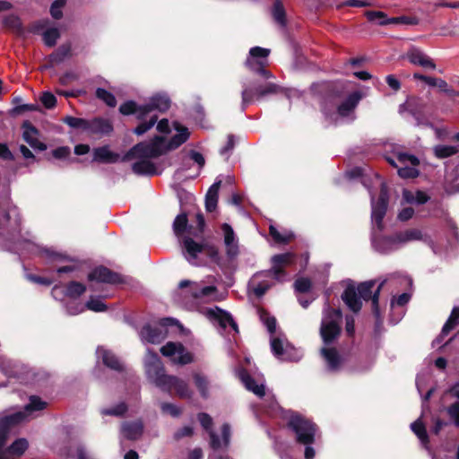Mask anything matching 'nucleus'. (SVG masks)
Segmentation results:
<instances>
[{
	"label": "nucleus",
	"instance_id": "obj_1",
	"mask_svg": "<svg viewBox=\"0 0 459 459\" xmlns=\"http://www.w3.org/2000/svg\"><path fill=\"white\" fill-rule=\"evenodd\" d=\"M341 320V310L331 308L326 303L323 309L320 335L325 344V347L321 349V355L324 357L329 371L339 370L343 363V359L334 348L326 347L339 336Z\"/></svg>",
	"mask_w": 459,
	"mask_h": 459
},
{
	"label": "nucleus",
	"instance_id": "obj_2",
	"mask_svg": "<svg viewBox=\"0 0 459 459\" xmlns=\"http://www.w3.org/2000/svg\"><path fill=\"white\" fill-rule=\"evenodd\" d=\"M371 196V221H372V246L374 249L381 254H387L399 248L400 243L397 241L396 234L391 237L381 236L383 230V219L385 215L388 204V192L386 186L381 183V190L377 202L374 201V195L369 191Z\"/></svg>",
	"mask_w": 459,
	"mask_h": 459
},
{
	"label": "nucleus",
	"instance_id": "obj_3",
	"mask_svg": "<svg viewBox=\"0 0 459 459\" xmlns=\"http://www.w3.org/2000/svg\"><path fill=\"white\" fill-rule=\"evenodd\" d=\"M169 106L170 100L167 95L157 94L144 105H138L132 100L126 101L120 106L119 111L123 115H134L138 120L142 121L134 130L135 134L142 135L156 124L158 116L153 112H164L169 109Z\"/></svg>",
	"mask_w": 459,
	"mask_h": 459
},
{
	"label": "nucleus",
	"instance_id": "obj_4",
	"mask_svg": "<svg viewBox=\"0 0 459 459\" xmlns=\"http://www.w3.org/2000/svg\"><path fill=\"white\" fill-rule=\"evenodd\" d=\"M294 260L295 255L293 253L273 255L271 258V269L255 274L249 281V288L255 296L262 297L273 285V281H283L287 280V273L284 269L292 264Z\"/></svg>",
	"mask_w": 459,
	"mask_h": 459
},
{
	"label": "nucleus",
	"instance_id": "obj_5",
	"mask_svg": "<svg viewBox=\"0 0 459 459\" xmlns=\"http://www.w3.org/2000/svg\"><path fill=\"white\" fill-rule=\"evenodd\" d=\"M385 283V281H381L374 293L372 289L376 284L375 281L361 282L357 288H355L354 284L350 283L344 290L342 299L347 307L355 313L359 312L362 307L361 299H371L372 310L377 318V325H378L381 324L378 298L380 290Z\"/></svg>",
	"mask_w": 459,
	"mask_h": 459
},
{
	"label": "nucleus",
	"instance_id": "obj_6",
	"mask_svg": "<svg viewBox=\"0 0 459 459\" xmlns=\"http://www.w3.org/2000/svg\"><path fill=\"white\" fill-rule=\"evenodd\" d=\"M164 154V148L160 141L143 142L134 145L127 152L126 159H135L132 165V170L139 176H152L157 174L155 164L152 159L158 158Z\"/></svg>",
	"mask_w": 459,
	"mask_h": 459
},
{
	"label": "nucleus",
	"instance_id": "obj_7",
	"mask_svg": "<svg viewBox=\"0 0 459 459\" xmlns=\"http://www.w3.org/2000/svg\"><path fill=\"white\" fill-rule=\"evenodd\" d=\"M182 254L185 259L194 266H205L210 262H218L220 259L216 247L198 243L190 237H186L182 240Z\"/></svg>",
	"mask_w": 459,
	"mask_h": 459
},
{
	"label": "nucleus",
	"instance_id": "obj_8",
	"mask_svg": "<svg viewBox=\"0 0 459 459\" xmlns=\"http://www.w3.org/2000/svg\"><path fill=\"white\" fill-rule=\"evenodd\" d=\"M288 425L295 432L297 441L306 446L305 458L313 459L316 452L310 445L314 443L316 436L315 424L300 415L290 412Z\"/></svg>",
	"mask_w": 459,
	"mask_h": 459
},
{
	"label": "nucleus",
	"instance_id": "obj_9",
	"mask_svg": "<svg viewBox=\"0 0 459 459\" xmlns=\"http://www.w3.org/2000/svg\"><path fill=\"white\" fill-rule=\"evenodd\" d=\"M46 407L45 401L35 395L30 396L22 411L6 414L0 419V431L6 433L7 429L34 418L38 411H43Z\"/></svg>",
	"mask_w": 459,
	"mask_h": 459
},
{
	"label": "nucleus",
	"instance_id": "obj_10",
	"mask_svg": "<svg viewBox=\"0 0 459 459\" xmlns=\"http://www.w3.org/2000/svg\"><path fill=\"white\" fill-rule=\"evenodd\" d=\"M216 279L214 276H208L201 281H191L183 280L179 282L180 289L189 287L188 294L193 297L195 301H215L218 300V290L215 286Z\"/></svg>",
	"mask_w": 459,
	"mask_h": 459
},
{
	"label": "nucleus",
	"instance_id": "obj_11",
	"mask_svg": "<svg viewBox=\"0 0 459 459\" xmlns=\"http://www.w3.org/2000/svg\"><path fill=\"white\" fill-rule=\"evenodd\" d=\"M177 325L180 327L178 321L171 317L161 319L154 325H145L139 332V336L143 343H160L168 335V327Z\"/></svg>",
	"mask_w": 459,
	"mask_h": 459
},
{
	"label": "nucleus",
	"instance_id": "obj_12",
	"mask_svg": "<svg viewBox=\"0 0 459 459\" xmlns=\"http://www.w3.org/2000/svg\"><path fill=\"white\" fill-rule=\"evenodd\" d=\"M197 418L202 427L209 433L210 446L213 450L228 447L230 438V428L229 424L222 425L221 438H220L212 429V419L209 414L202 412L198 414Z\"/></svg>",
	"mask_w": 459,
	"mask_h": 459
},
{
	"label": "nucleus",
	"instance_id": "obj_13",
	"mask_svg": "<svg viewBox=\"0 0 459 459\" xmlns=\"http://www.w3.org/2000/svg\"><path fill=\"white\" fill-rule=\"evenodd\" d=\"M143 365L147 378L159 388V384L164 381L168 374L158 354L147 349Z\"/></svg>",
	"mask_w": 459,
	"mask_h": 459
},
{
	"label": "nucleus",
	"instance_id": "obj_14",
	"mask_svg": "<svg viewBox=\"0 0 459 459\" xmlns=\"http://www.w3.org/2000/svg\"><path fill=\"white\" fill-rule=\"evenodd\" d=\"M387 161L392 166L397 168L398 175L403 178H413L419 175L417 166L420 161L414 155L398 152L396 155V160L392 158H388Z\"/></svg>",
	"mask_w": 459,
	"mask_h": 459
},
{
	"label": "nucleus",
	"instance_id": "obj_15",
	"mask_svg": "<svg viewBox=\"0 0 459 459\" xmlns=\"http://www.w3.org/2000/svg\"><path fill=\"white\" fill-rule=\"evenodd\" d=\"M160 352L177 365H186L194 361L193 354L180 342H169L160 348Z\"/></svg>",
	"mask_w": 459,
	"mask_h": 459
},
{
	"label": "nucleus",
	"instance_id": "obj_16",
	"mask_svg": "<svg viewBox=\"0 0 459 459\" xmlns=\"http://www.w3.org/2000/svg\"><path fill=\"white\" fill-rule=\"evenodd\" d=\"M269 48L254 47L249 50V56L246 61V65L254 72H256L265 78L272 77L269 71L264 69L267 65V57L270 55Z\"/></svg>",
	"mask_w": 459,
	"mask_h": 459
},
{
	"label": "nucleus",
	"instance_id": "obj_17",
	"mask_svg": "<svg viewBox=\"0 0 459 459\" xmlns=\"http://www.w3.org/2000/svg\"><path fill=\"white\" fill-rule=\"evenodd\" d=\"M278 86L274 83H266L264 85H258L254 88L249 87L246 84L243 85L242 90V102L241 107L244 110L249 104L255 100H259L267 95L276 93Z\"/></svg>",
	"mask_w": 459,
	"mask_h": 459
},
{
	"label": "nucleus",
	"instance_id": "obj_18",
	"mask_svg": "<svg viewBox=\"0 0 459 459\" xmlns=\"http://www.w3.org/2000/svg\"><path fill=\"white\" fill-rule=\"evenodd\" d=\"M271 348L275 357L281 360L297 361L302 357V354L284 338H271Z\"/></svg>",
	"mask_w": 459,
	"mask_h": 459
},
{
	"label": "nucleus",
	"instance_id": "obj_19",
	"mask_svg": "<svg viewBox=\"0 0 459 459\" xmlns=\"http://www.w3.org/2000/svg\"><path fill=\"white\" fill-rule=\"evenodd\" d=\"M159 388L167 393H170L174 390L176 394L180 398H190L193 394L187 382L172 375H168L164 381L159 384Z\"/></svg>",
	"mask_w": 459,
	"mask_h": 459
},
{
	"label": "nucleus",
	"instance_id": "obj_20",
	"mask_svg": "<svg viewBox=\"0 0 459 459\" xmlns=\"http://www.w3.org/2000/svg\"><path fill=\"white\" fill-rule=\"evenodd\" d=\"M173 126L176 130V134L171 137V139L167 140L163 136H155L152 140V142H158V139L160 141L164 148V153L168 151L178 148L180 145L185 143L190 136V132L187 127L181 126L178 122H175Z\"/></svg>",
	"mask_w": 459,
	"mask_h": 459
},
{
	"label": "nucleus",
	"instance_id": "obj_21",
	"mask_svg": "<svg viewBox=\"0 0 459 459\" xmlns=\"http://www.w3.org/2000/svg\"><path fill=\"white\" fill-rule=\"evenodd\" d=\"M7 433L0 431V459H13L21 456L28 448L25 438L15 440L8 448H4Z\"/></svg>",
	"mask_w": 459,
	"mask_h": 459
},
{
	"label": "nucleus",
	"instance_id": "obj_22",
	"mask_svg": "<svg viewBox=\"0 0 459 459\" xmlns=\"http://www.w3.org/2000/svg\"><path fill=\"white\" fill-rule=\"evenodd\" d=\"M363 98L359 91L351 93L337 108V117L347 121L355 119V108Z\"/></svg>",
	"mask_w": 459,
	"mask_h": 459
},
{
	"label": "nucleus",
	"instance_id": "obj_23",
	"mask_svg": "<svg viewBox=\"0 0 459 459\" xmlns=\"http://www.w3.org/2000/svg\"><path fill=\"white\" fill-rule=\"evenodd\" d=\"M221 235L225 247V253L230 259L235 258L238 255V239L230 225L223 223L221 225Z\"/></svg>",
	"mask_w": 459,
	"mask_h": 459
},
{
	"label": "nucleus",
	"instance_id": "obj_24",
	"mask_svg": "<svg viewBox=\"0 0 459 459\" xmlns=\"http://www.w3.org/2000/svg\"><path fill=\"white\" fill-rule=\"evenodd\" d=\"M204 314L211 320L218 322L219 325L222 329H226L230 326L235 333H238V325L233 320L231 316L218 307L207 308L204 311Z\"/></svg>",
	"mask_w": 459,
	"mask_h": 459
},
{
	"label": "nucleus",
	"instance_id": "obj_25",
	"mask_svg": "<svg viewBox=\"0 0 459 459\" xmlns=\"http://www.w3.org/2000/svg\"><path fill=\"white\" fill-rule=\"evenodd\" d=\"M238 377L245 385L246 388L257 396L262 397L265 394L264 379L263 377L255 379L244 369L239 370Z\"/></svg>",
	"mask_w": 459,
	"mask_h": 459
},
{
	"label": "nucleus",
	"instance_id": "obj_26",
	"mask_svg": "<svg viewBox=\"0 0 459 459\" xmlns=\"http://www.w3.org/2000/svg\"><path fill=\"white\" fill-rule=\"evenodd\" d=\"M22 137L23 140L33 149H38L39 151L46 150L47 146L43 143H41L39 139V131L35 126H33L30 122H24L22 125Z\"/></svg>",
	"mask_w": 459,
	"mask_h": 459
},
{
	"label": "nucleus",
	"instance_id": "obj_27",
	"mask_svg": "<svg viewBox=\"0 0 459 459\" xmlns=\"http://www.w3.org/2000/svg\"><path fill=\"white\" fill-rule=\"evenodd\" d=\"M90 281H96L106 283H118L121 278L117 273H112L106 267H98L89 274Z\"/></svg>",
	"mask_w": 459,
	"mask_h": 459
},
{
	"label": "nucleus",
	"instance_id": "obj_28",
	"mask_svg": "<svg viewBox=\"0 0 459 459\" xmlns=\"http://www.w3.org/2000/svg\"><path fill=\"white\" fill-rule=\"evenodd\" d=\"M96 353L98 359H101L107 367L117 371L123 369V363L111 351L104 347H99Z\"/></svg>",
	"mask_w": 459,
	"mask_h": 459
},
{
	"label": "nucleus",
	"instance_id": "obj_29",
	"mask_svg": "<svg viewBox=\"0 0 459 459\" xmlns=\"http://www.w3.org/2000/svg\"><path fill=\"white\" fill-rule=\"evenodd\" d=\"M407 58L413 65L429 69L436 68L434 62L423 51L417 48H412L408 51Z\"/></svg>",
	"mask_w": 459,
	"mask_h": 459
},
{
	"label": "nucleus",
	"instance_id": "obj_30",
	"mask_svg": "<svg viewBox=\"0 0 459 459\" xmlns=\"http://www.w3.org/2000/svg\"><path fill=\"white\" fill-rule=\"evenodd\" d=\"M396 236L397 241L400 243L401 247L411 241L427 240V235H425L420 230L415 228L400 231L396 233Z\"/></svg>",
	"mask_w": 459,
	"mask_h": 459
},
{
	"label": "nucleus",
	"instance_id": "obj_31",
	"mask_svg": "<svg viewBox=\"0 0 459 459\" xmlns=\"http://www.w3.org/2000/svg\"><path fill=\"white\" fill-rule=\"evenodd\" d=\"M143 426L139 420L126 422L122 425L121 433L125 438L135 440L143 434Z\"/></svg>",
	"mask_w": 459,
	"mask_h": 459
},
{
	"label": "nucleus",
	"instance_id": "obj_32",
	"mask_svg": "<svg viewBox=\"0 0 459 459\" xmlns=\"http://www.w3.org/2000/svg\"><path fill=\"white\" fill-rule=\"evenodd\" d=\"M112 131V126L110 123L103 118H94L88 120L86 126V132L91 134H108Z\"/></svg>",
	"mask_w": 459,
	"mask_h": 459
},
{
	"label": "nucleus",
	"instance_id": "obj_33",
	"mask_svg": "<svg viewBox=\"0 0 459 459\" xmlns=\"http://www.w3.org/2000/svg\"><path fill=\"white\" fill-rule=\"evenodd\" d=\"M119 155L112 152L108 146L99 147L93 151V160L103 163H114L118 160Z\"/></svg>",
	"mask_w": 459,
	"mask_h": 459
},
{
	"label": "nucleus",
	"instance_id": "obj_34",
	"mask_svg": "<svg viewBox=\"0 0 459 459\" xmlns=\"http://www.w3.org/2000/svg\"><path fill=\"white\" fill-rule=\"evenodd\" d=\"M221 181L214 182L209 188L205 196V208L207 212H212L217 207L218 192L221 186Z\"/></svg>",
	"mask_w": 459,
	"mask_h": 459
},
{
	"label": "nucleus",
	"instance_id": "obj_35",
	"mask_svg": "<svg viewBox=\"0 0 459 459\" xmlns=\"http://www.w3.org/2000/svg\"><path fill=\"white\" fill-rule=\"evenodd\" d=\"M429 198L428 195L422 191L411 192L406 189L403 191V199L408 204H423Z\"/></svg>",
	"mask_w": 459,
	"mask_h": 459
},
{
	"label": "nucleus",
	"instance_id": "obj_36",
	"mask_svg": "<svg viewBox=\"0 0 459 459\" xmlns=\"http://www.w3.org/2000/svg\"><path fill=\"white\" fill-rule=\"evenodd\" d=\"M71 56V46L64 44L49 56L52 64H59Z\"/></svg>",
	"mask_w": 459,
	"mask_h": 459
},
{
	"label": "nucleus",
	"instance_id": "obj_37",
	"mask_svg": "<svg viewBox=\"0 0 459 459\" xmlns=\"http://www.w3.org/2000/svg\"><path fill=\"white\" fill-rule=\"evenodd\" d=\"M272 14L274 21L281 26L286 25V13L280 0H275L272 9Z\"/></svg>",
	"mask_w": 459,
	"mask_h": 459
},
{
	"label": "nucleus",
	"instance_id": "obj_38",
	"mask_svg": "<svg viewBox=\"0 0 459 459\" xmlns=\"http://www.w3.org/2000/svg\"><path fill=\"white\" fill-rule=\"evenodd\" d=\"M459 324V307H454L451 312V315L446 324L444 325L441 332V335L445 336L449 333V332L454 329Z\"/></svg>",
	"mask_w": 459,
	"mask_h": 459
},
{
	"label": "nucleus",
	"instance_id": "obj_39",
	"mask_svg": "<svg viewBox=\"0 0 459 459\" xmlns=\"http://www.w3.org/2000/svg\"><path fill=\"white\" fill-rule=\"evenodd\" d=\"M194 381L197 389L200 392V394L204 398H207L209 395V381L206 378V377H204L202 374L195 373L194 375Z\"/></svg>",
	"mask_w": 459,
	"mask_h": 459
},
{
	"label": "nucleus",
	"instance_id": "obj_40",
	"mask_svg": "<svg viewBox=\"0 0 459 459\" xmlns=\"http://www.w3.org/2000/svg\"><path fill=\"white\" fill-rule=\"evenodd\" d=\"M411 430L415 433L418 438L420 440L421 444L427 447L429 443L428 435L426 432V429L420 420H417L413 423L411 424Z\"/></svg>",
	"mask_w": 459,
	"mask_h": 459
},
{
	"label": "nucleus",
	"instance_id": "obj_41",
	"mask_svg": "<svg viewBox=\"0 0 459 459\" xmlns=\"http://www.w3.org/2000/svg\"><path fill=\"white\" fill-rule=\"evenodd\" d=\"M368 21L375 22L378 25L391 24L390 18H387L386 14L380 11H369L366 13Z\"/></svg>",
	"mask_w": 459,
	"mask_h": 459
},
{
	"label": "nucleus",
	"instance_id": "obj_42",
	"mask_svg": "<svg viewBox=\"0 0 459 459\" xmlns=\"http://www.w3.org/2000/svg\"><path fill=\"white\" fill-rule=\"evenodd\" d=\"M423 78H424V82L426 83H428L429 85L436 86L440 91H442L447 94L454 93V90L450 89L448 87L447 82L446 81H444L443 79H438V78H434V77H423Z\"/></svg>",
	"mask_w": 459,
	"mask_h": 459
},
{
	"label": "nucleus",
	"instance_id": "obj_43",
	"mask_svg": "<svg viewBox=\"0 0 459 459\" xmlns=\"http://www.w3.org/2000/svg\"><path fill=\"white\" fill-rule=\"evenodd\" d=\"M269 230H270V235L272 236L273 240L277 243H288L293 238V234L291 232L285 231L284 233H281L273 225L270 226Z\"/></svg>",
	"mask_w": 459,
	"mask_h": 459
},
{
	"label": "nucleus",
	"instance_id": "obj_44",
	"mask_svg": "<svg viewBox=\"0 0 459 459\" xmlns=\"http://www.w3.org/2000/svg\"><path fill=\"white\" fill-rule=\"evenodd\" d=\"M86 288L83 284L73 281L65 289V295L72 299H76L81 296Z\"/></svg>",
	"mask_w": 459,
	"mask_h": 459
},
{
	"label": "nucleus",
	"instance_id": "obj_45",
	"mask_svg": "<svg viewBox=\"0 0 459 459\" xmlns=\"http://www.w3.org/2000/svg\"><path fill=\"white\" fill-rule=\"evenodd\" d=\"M435 155L437 158H447L457 152V148L452 145L439 144L434 147Z\"/></svg>",
	"mask_w": 459,
	"mask_h": 459
},
{
	"label": "nucleus",
	"instance_id": "obj_46",
	"mask_svg": "<svg viewBox=\"0 0 459 459\" xmlns=\"http://www.w3.org/2000/svg\"><path fill=\"white\" fill-rule=\"evenodd\" d=\"M60 33L57 28H49L43 33V40L48 47L56 45Z\"/></svg>",
	"mask_w": 459,
	"mask_h": 459
},
{
	"label": "nucleus",
	"instance_id": "obj_47",
	"mask_svg": "<svg viewBox=\"0 0 459 459\" xmlns=\"http://www.w3.org/2000/svg\"><path fill=\"white\" fill-rule=\"evenodd\" d=\"M187 225V218L185 213L178 214L174 222H173V230L175 234L178 237L180 236L186 230Z\"/></svg>",
	"mask_w": 459,
	"mask_h": 459
},
{
	"label": "nucleus",
	"instance_id": "obj_48",
	"mask_svg": "<svg viewBox=\"0 0 459 459\" xmlns=\"http://www.w3.org/2000/svg\"><path fill=\"white\" fill-rule=\"evenodd\" d=\"M96 96L100 100H103L109 107H115L117 104L115 96L111 92H109L102 88L97 89Z\"/></svg>",
	"mask_w": 459,
	"mask_h": 459
},
{
	"label": "nucleus",
	"instance_id": "obj_49",
	"mask_svg": "<svg viewBox=\"0 0 459 459\" xmlns=\"http://www.w3.org/2000/svg\"><path fill=\"white\" fill-rule=\"evenodd\" d=\"M64 122L73 128H79L83 131H86V126L88 125V120L74 117H66Z\"/></svg>",
	"mask_w": 459,
	"mask_h": 459
},
{
	"label": "nucleus",
	"instance_id": "obj_50",
	"mask_svg": "<svg viewBox=\"0 0 459 459\" xmlns=\"http://www.w3.org/2000/svg\"><path fill=\"white\" fill-rule=\"evenodd\" d=\"M41 252L42 255L48 262H62L65 260V256L64 255L51 249L44 248Z\"/></svg>",
	"mask_w": 459,
	"mask_h": 459
},
{
	"label": "nucleus",
	"instance_id": "obj_51",
	"mask_svg": "<svg viewBox=\"0 0 459 459\" xmlns=\"http://www.w3.org/2000/svg\"><path fill=\"white\" fill-rule=\"evenodd\" d=\"M160 409L163 413L169 414L172 417H178L181 413V409L174 403H161Z\"/></svg>",
	"mask_w": 459,
	"mask_h": 459
},
{
	"label": "nucleus",
	"instance_id": "obj_52",
	"mask_svg": "<svg viewBox=\"0 0 459 459\" xmlns=\"http://www.w3.org/2000/svg\"><path fill=\"white\" fill-rule=\"evenodd\" d=\"M126 411V405L124 403H120L113 408L101 410V413L103 415H112V416H122Z\"/></svg>",
	"mask_w": 459,
	"mask_h": 459
},
{
	"label": "nucleus",
	"instance_id": "obj_53",
	"mask_svg": "<svg viewBox=\"0 0 459 459\" xmlns=\"http://www.w3.org/2000/svg\"><path fill=\"white\" fill-rule=\"evenodd\" d=\"M85 307L94 312H102L106 310L107 306L100 299L91 298L85 304Z\"/></svg>",
	"mask_w": 459,
	"mask_h": 459
},
{
	"label": "nucleus",
	"instance_id": "obj_54",
	"mask_svg": "<svg viewBox=\"0 0 459 459\" xmlns=\"http://www.w3.org/2000/svg\"><path fill=\"white\" fill-rule=\"evenodd\" d=\"M66 0H56L50 7V13L54 19H60L63 15L62 9L64 8Z\"/></svg>",
	"mask_w": 459,
	"mask_h": 459
},
{
	"label": "nucleus",
	"instance_id": "obj_55",
	"mask_svg": "<svg viewBox=\"0 0 459 459\" xmlns=\"http://www.w3.org/2000/svg\"><path fill=\"white\" fill-rule=\"evenodd\" d=\"M14 365L9 359L0 358V370L7 377H15Z\"/></svg>",
	"mask_w": 459,
	"mask_h": 459
},
{
	"label": "nucleus",
	"instance_id": "obj_56",
	"mask_svg": "<svg viewBox=\"0 0 459 459\" xmlns=\"http://www.w3.org/2000/svg\"><path fill=\"white\" fill-rule=\"evenodd\" d=\"M260 318L267 327V330L273 333L275 331L276 328V320L274 317H271L268 314L265 312L260 313Z\"/></svg>",
	"mask_w": 459,
	"mask_h": 459
},
{
	"label": "nucleus",
	"instance_id": "obj_57",
	"mask_svg": "<svg viewBox=\"0 0 459 459\" xmlns=\"http://www.w3.org/2000/svg\"><path fill=\"white\" fill-rule=\"evenodd\" d=\"M411 296L408 293H403L397 298L394 297L391 300V309H394L396 306L403 307L409 302Z\"/></svg>",
	"mask_w": 459,
	"mask_h": 459
},
{
	"label": "nucleus",
	"instance_id": "obj_58",
	"mask_svg": "<svg viewBox=\"0 0 459 459\" xmlns=\"http://www.w3.org/2000/svg\"><path fill=\"white\" fill-rule=\"evenodd\" d=\"M447 413L454 420V423L459 428V403L456 402L447 408Z\"/></svg>",
	"mask_w": 459,
	"mask_h": 459
},
{
	"label": "nucleus",
	"instance_id": "obj_59",
	"mask_svg": "<svg viewBox=\"0 0 459 459\" xmlns=\"http://www.w3.org/2000/svg\"><path fill=\"white\" fill-rule=\"evenodd\" d=\"M310 286L311 282L307 278L298 279L294 283L295 290L302 293L307 292L310 289Z\"/></svg>",
	"mask_w": 459,
	"mask_h": 459
},
{
	"label": "nucleus",
	"instance_id": "obj_60",
	"mask_svg": "<svg viewBox=\"0 0 459 459\" xmlns=\"http://www.w3.org/2000/svg\"><path fill=\"white\" fill-rule=\"evenodd\" d=\"M41 102L47 108H51L56 105V99L50 92H45L41 96Z\"/></svg>",
	"mask_w": 459,
	"mask_h": 459
},
{
	"label": "nucleus",
	"instance_id": "obj_61",
	"mask_svg": "<svg viewBox=\"0 0 459 459\" xmlns=\"http://www.w3.org/2000/svg\"><path fill=\"white\" fill-rule=\"evenodd\" d=\"M188 156L191 160L198 165L199 169H202L204 166L205 160L202 153L195 151H190Z\"/></svg>",
	"mask_w": 459,
	"mask_h": 459
},
{
	"label": "nucleus",
	"instance_id": "obj_62",
	"mask_svg": "<svg viewBox=\"0 0 459 459\" xmlns=\"http://www.w3.org/2000/svg\"><path fill=\"white\" fill-rule=\"evenodd\" d=\"M414 214V210L411 207H405L401 210L398 214V219L402 221L410 220Z\"/></svg>",
	"mask_w": 459,
	"mask_h": 459
},
{
	"label": "nucleus",
	"instance_id": "obj_63",
	"mask_svg": "<svg viewBox=\"0 0 459 459\" xmlns=\"http://www.w3.org/2000/svg\"><path fill=\"white\" fill-rule=\"evenodd\" d=\"M70 154V148L67 146H62L53 151V156L56 159L66 158Z\"/></svg>",
	"mask_w": 459,
	"mask_h": 459
},
{
	"label": "nucleus",
	"instance_id": "obj_64",
	"mask_svg": "<svg viewBox=\"0 0 459 459\" xmlns=\"http://www.w3.org/2000/svg\"><path fill=\"white\" fill-rule=\"evenodd\" d=\"M157 123V130L162 134L170 133V125L168 119L163 118Z\"/></svg>",
	"mask_w": 459,
	"mask_h": 459
}]
</instances>
